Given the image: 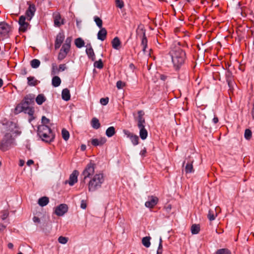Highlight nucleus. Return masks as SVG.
Wrapping results in <instances>:
<instances>
[{
  "mask_svg": "<svg viewBox=\"0 0 254 254\" xmlns=\"http://www.w3.org/2000/svg\"><path fill=\"white\" fill-rule=\"evenodd\" d=\"M115 127H110L106 129V135L108 137H111L115 134Z\"/></svg>",
  "mask_w": 254,
  "mask_h": 254,
  "instance_id": "c85d7f7f",
  "label": "nucleus"
},
{
  "mask_svg": "<svg viewBox=\"0 0 254 254\" xmlns=\"http://www.w3.org/2000/svg\"><path fill=\"white\" fill-rule=\"evenodd\" d=\"M66 69V66L65 64H61L59 65V70L64 71Z\"/></svg>",
  "mask_w": 254,
  "mask_h": 254,
  "instance_id": "6e6d98bb",
  "label": "nucleus"
},
{
  "mask_svg": "<svg viewBox=\"0 0 254 254\" xmlns=\"http://www.w3.org/2000/svg\"><path fill=\"white\" fill-rule=\"evenodd\" d=\"M34 111L31 108H29V110L27 111V113H28L29 115H32L33 114Z\"/></svg>",
  "mask_w": 254,
  "mask_h": 254,
  "instance_id": "052dcab7",
  "label": "nucleus"
},
{
  "mask_svg": "<svg viewBox=\"0 0 254 254\" xmlns=\"http://www.w3.org/2000/svg\"><path fill=\"white\" fill-rule=\"evenodd\" d=\"M71 37H67L65 41L64 44L63 45L62 47L64 48H65L66 50H70V45L71 42Z\"/></svg>",
  "mask_w": 254,
  "mask_h": 254,
  "instance_id": "2f4dec72",
  "label": "nucleus"
},
{
  "mask_svg": "<svg viewBox=\"0 0 254 254\" xmlns=\"http://www.w3.org/2000/svg\"><path fill=\"white\" fill-rule=\"evenodd\" d=\"M49 202V198L47 196H43L38 199V204L42 206H45L48 204Z\"/></svg>",
  "mask_w": 254,
  "mask_h": 254,
  "instance_id": "b1692460",
  "label": "nucleus"
},
{
  "mask_svg": "<svg viewBox=\"0 0 254 254\" xmlns=\"http://www.w3.org/2000/svg\"><path fill=\"white\" fill-rule=\"evenodd\" d=\"M67 210V205L65 204H61L56 208L55 213L57 215L61 216L64 215Z\"/></svg>",
  "mask_w": 254,
  "mask_h": 254,
  "instance_id": "6e6552de",
  "label": "nucleus"
},
{
  "mask_svg": "<svg viewBox=\"0 0 254 254\" xmlns=\"http://www.w3.org/2000/svg\"><path fill=\"white\" fill-rule=\"evenodd\" d=\"M218 118L216 117V116H214L213 119V122L214 124H216L218 122Z\"/></svg>",
  "mask_w": 254,
  "mask_h": 254,
  "instance_id": "e2e57ef3",
  "label": "nucleus"
},
{
  "mask_svg": "<svg viewBox=\"0 0 254 254\" xmlns=\"http://www.w3.org/2000/svg\"><path fill=\"white\" fill-rule=\"evenodd\" d=\"M104 177L102 173L93 176L88 183V190L90 192H94L101 188L104 182Z\"/></svg>",
  "mask_w": 254,
  "mask_h": 254,
  "instance_id": "7ed1b4c3",
  "label": "nucleus"
},
{
  "mask_svg": "<svg viewBox=\"0 0 254 254\" xmlns=\"http://www.w3.org/2000/svg\"><path fill=\"white\" fill-rule=\"evenodd\" d=\"M26 17L24 15H21L19 18L18 23L19 24V30L20 32H25L29 28L30 26L29 24L26 22Z\"/></svg>",
  "mask_w": 254,
  "mask_h": 254,
  "instance_id": "0eeeda50",
  "label": "nucleus"
},
{
  "mask_svg": "<svg viewBox=\"0 0 254 254\" xmlns=\"http://www.w3.org/2000/svg\"><path fill=\"white\" fill-rule=\"evenodd\" d=\"M225 77H226V81H227L228 85L230 88V89H231V87L233 85L232 73L229 70L226 71V73H225Z\"/></svg>",
  "mask_w": 254,
  "mask_h": 254,
  "instance_id": "4468645a",
  "label": "nucleus"
},
{
  "mask_svg": "<svg viewBox=\"0 0 254 254\" xmlns=\"http://www.w3.org/2000/svg\"><path fill=\"white\" fill-rule=\"evenodd\" d=\"M145 119L142 117V115L138 116L137 119V127H141V126L145 125Z\"/></svg>",
  "mask_w": 254,
  "mask_h": 254,
  "instance_id": "58836bf2",
  "label": "nucleus"
},
{
  "mask_svg": "<svg viewBox=\"0 0 254 254\" xmlns=\"http://www.w3.org/2000/svg\"><path fill=\"white\" fill-rule=\"evenodd\" d=\"M34 163V161L32 160H29L27 162V165L28 166H30L31 165L33 164Z\"/></svg>",
  "mask_w": 254,
  "mask_h": 254,
  "instance_id": "0e129e2a",
  "label": "nucleus"
},
{
  "mask_svg": "<svg viewBox=\"0 0 254 254\" xmlns=\"http://www.w3.org/2000/svg\"><path fill=\"white\" fill-rule=\"evenodd\" d=\"M112 47L114 49L118 50L121 45V41L117 37H115L112 41Z\"/></svg>",
  "mask_w": 254,
  "mask_h": 254,
  "instance_id": "393cba45",
  "label": "nucleus"
},
{
  "mask_svg": "<svg viewBox=\"0 0 254 254\" xmlns=\"http://www.w3.org/2000/svg\"><path fill=\"white\" fill-rule=\"evenodd\" d=\"M100 102L103 105H104V106L106 105L109 102V98L106 97V98H101L100 100Z\"/></svg>",
  "mask_w": 254,
  "mask_h": 254,
  "instance_id": "8fccbe9b",
  "label": "nucleus"
},
{
  "mask_svg": "<svg viewBox=\"0 0 254 254\" xmlns=\"http://www.w3.org/2000/svg\"><path fill=\"white\" fill-rule=\"evenodd\" d=\"M35 100L37 104L40 105L46 101V98L43 94H41L37 96Z\"/></svg>",
  "mask_w": 254,
  "mask_h": 254,
  "instance_id": "cd10ccee",
  "label": "nucleus"
},
{
  "mask_svg": "<svg viewBox=\"0 0 254 254\" xmlns=\"http://www.w3.org/2000/svg\"><path fill=\"white\" fill-rule=\"evenodd\" d=\"M53 19L54 25L56 27H60L62 25L64 24V19H62L61 14L59 12L53 13Z\"/></svg>",
  "mask_w": 254,
  "mask_h": 254,
  "instance_id": "1a4fd4ad",
  "label": "nucleus"
},
{
  "mask_svg": "<svg viewBox=\"0 0 254 254\" xmlns=\"http://www.w3.org/2000/svg\"><path fill=\"white\" fill-rule=\"evenodd\" d=\"M139 129V136L142 140L145 139L148 135L147 130L145 128V125L138 127Z\"/></svg>",
  "mask_w": 254,
  "mask_h": 254,
  "instance_id": "2eb2a0df",
  "label": "nucleus"
},
{
  "mask_svg": "<svg viewBox=\"0 0 254 254\" xmlns=\"http://www.w3.org/2000/svg\"><path fill=\"white\" fill-rule=\"evenodd\" d=\"M80 207L82 209H85L86 208V203L83 200L81 201Z\"/></svg>",
  "mask_w": 254,
  "mask_h": 254,
  "instance_id": "5fc2aeb1",
  "label": "nucleus"
},
{
  "mask_svg": "<svg viewBox=\"0 0 254 254\" xmlns=\"http://www.w3.org/2000/svg\"><path fill=\"white\" fill-rule=\"evenodd\" d=\"M116 86L119 89H120L123 88L125 86V83L121 80H119L117 81Z\"/></svg>",
  "mask_w": 254,
  "mask_h": 254,
  "instance_id": "3c124183",
  "label": "nucleus"
},
{
  "mask_svg": "<svg viewBox=\"0 0 254 254\" xmlns=\"http://www.w3.org/2000/svg\"><path fill=\"white\" fill-rule=\"evenodd\" d=\"M36 7L34 4H29V7L26 11V18L28 21H30L34 15L36 11Z\"/></svg>",
  "mask_w": 254,
  "mask_h": 254,
  "instance_id": "9d476101",
  "label": "nucleus"
},
{
  "mask_svg": "<svg viewBox=\"0 0 254 254\" xmlns=\"http://www.w3.org/2000/svg\"><path fill=\"white\" fill-rule=\"evenodd\" d=\"M52 83L53 86L55 87H58L61 83V78L58 76L53 77L52 80Z\"/></svg>",
  "mask_w": 254,
  "mask_h": 254,
  "instance_id": "a878e982",
  "label": "nucleus"
},
{
  "mask_svg": "<svg viewBox=\"0 0 254 254\" xmlns=\"http://www.w3.org/2000/svg\"><path fill=\"white\" fill-rule=\"evenodd\" d=\"M158 201V198L157 197L151 196L149 197L148 200L145 202V205L146 207L152 208L157 204Z\"/></svg>",
  "mask_w": 254,
  "mask_h": 254,
  "instance_id": "ddd939ff",
  "label": "nucleus"
},
{
  "mask_svg": "<svg viewBox=\"0 0 254 254\" xmlns=\"http://www.w3.org/2000/svg\"><path fill=\"white\" fill-rule=\"evenodd\" d=\"M94 21L95 22L96 25L100 28H102V20L101 18L98 17V16L94 17Z\"/></svg>",
  "mask_w": 254,
  "mask_h": 254,
  "instance_id": "37998d69",
  "label": "nucleus"
},
{
  "mask_svg": "<svg viewBox=\"0 0 254 254\" xmlns=\"http://www.w3.org/2000/svg\"><path fill=\"white\" fill-rule=\"evenodd\" d=\"M85 52L89 59L92 61H94L95 60V54L93 48H86Z\"/></svg>",
  "mask_w": 254,
  "mask_h": 254,
  "instance_id": "412c9836",
  "label": "nucleus"
},
{
  "mask_svg": "<svg viewBox=\"0 0 254 254\" xmlns=\"http://www.w3.org/2000/svg\"><path fill=\"white\" fill-rule=\"evenodd\" d=\"M94 66L99 69L102 68L103 67V64L102 60L100 59L99 61L95 62L94 63Z\"/></svg>",
  "mask_w": 254,
  "mask_h": 254,
  "instance_id": "c03bdc74",
  "label": "nucleus"
},
{
  "mask_svg": "<svg viewBox=\"0 0 254 254\" xmlns=\"http://www.w3.org/2000/svg\"><path fill=\"white\" fill-rule=\"evenodd\" d=\"M79 172L77 170H74L70 174L68 181H65V184H68L70 186L74 185L77 182V177Z\"/></svg>",
  "mask_w": 254,
  "mask_h": 254,
  "instance_id": "9b49d317",
  "label": "nucleus"
},
{
  "mask_svg": "<svg viewBox=\"0 0 254 254\" xmlns=\"http://www.w3.org/2000/svg\"><path fill=\"white\" fill-rule=\"evenodd\" d=\"M86 148V146L85 145H84V144H82L81 146V150H82V151H84Z\"/></svg>",
  "mask_w": 254,
  "mask_h": 254,
  "instance_id": "774afa93",
  "label": "nucleus"
},
{
  "mask_svg": "<svg viewBox=\"0 0 254 254\" xmlns=\"http://www.w3.org/2000/svg\"><path fill=\"white\" fill-rule=\"evenodd\" d=\"M58 241L62 244H65L68 241V238L63 236H60L58 238Z\"/></svg>",
  "mask_w": 254,
  "mask_h": 254,
  "instance_id": "de8ad7c7",
  "label": "nucleus"
},
{
  "mask_svg": "<svg viewBox=\"0 0 254 254\" xmlns=\"http://www.w3.org/2000/svg\"><path fill=\"white\" fill-rule=\"evenodd\" d=\"M215 254H231V252L227 249H221L218 250Z\"/></svg>",
  "mask_w": 254,
  "mask_h": 254,
  "instance_id": "4c0bfd02",
  "label": "nucleus"
},
{
  "mask_svg": "<svg viewBox=\"0 0 254 254\" xmlns=\"http://www.w3.org/2000/svg\"><path fill=\"white\" fill-rule=\"evenodd\" d=\"M28 84L29 86H36L38 84V80L34 76L27 77Z\"/></svg>",
  "mask_w": 254,
  "mask_h": 254,
  "instance_id": "7c9ffc66",
  "label": "nucleus"
},
{
  "mask_svg": "<svg viewBox=\"0 0 254 254\" xmlns=\"http://www.w3.org/2000/svg\"><path fill=\"white\" fill-rule=\"evenodd\" d=\"M31 66L34 68H36L38 67L40 64V62L39 60L33 59L31 61Z\"/></svg>",
  "mask_w": 254,
  "mask_h": 254,
  "instance_id": "e433bc0d",
  "label": "nucleus"
},
{
  "mask_svg": "<svg viewBox=\"0 0 254 254\" xmlns=\"http://www.w3.org/2000/svg\"><path fill=\"white\" fill-rule=\"evenodd\" d=\"M7 247L9 249H12L13 247V245L12 243H9L8 244Z\"/></svg>",
  "mask_w": 254,
  "mask_h": 254,
  "instance_id": "338daca9",
  "label": "nucleus"
},
{
  "mask_svg": "<svg viewBox=\"0 0 254 254\" xmlns=\"http://www.w3.org/2000/svg\"><path fill=\"white\" fill-rule=\"evenodd\" d=\"M5 228V226L0 223V231H3Z\"/></svg>",
  "mask_w": 254,
  "mask_h": 254,
  "instance_id": "69168bd1",
  "label": "nucleus"
},
{
  "mask_svg": "<svg viewBox=\"0 0 254 254\" xmlns=\"http://www.w3.org/2000/svg\"><path fill=\"white\" fill-rule=\"evenodd\" d=\"M193 160H190L188 161L185 166V172L186 173H191L193 172L194 170L193 168L192 163Z\"/></svg>",
  "mask_w": 254,
  "mask_h": 254,
  "instance_id": "5701e85b",
  "label": "nucleus"
},
{
  "mask_svg": "<svg viewBox=\"0 0 254 254\" xmlns=\"http://www.w3.org/2000/svg\"><path fill=\"white\" fill-rule=\"evenodd\" d=\"M106 141L105 138H101L99 139L97 138L92 139L91 141V144L95 146H101L103 145Z\"/></svg>",
  "mask_w": 254,
  "mask_h": 254,
  "instance_id": "dca6fc26",
  "label": "nucleus"
},
{
  "mask_svg": "<svg viewBox=\"0 0 254 254\" xmlns=\"http://www.w3.org/2000/svg\"><path fill=\"white\" fill-rule=\"evenodd\" d=\"M62 137L64 140L67 141L69 139V133L65 128H63L62 129Z\"/></svg>",
  "mask_w": 254,
  "mask_h": 254,
  "instance_id": "c9c22d12",
  "label": "nucleus"
},
{
  "mask_svg": "<svg viewBox=\"0 0 254 254\" xmlns=\"http://www.w3.org/2000/svg\"><path fill=\"white\" fill-rule=\"evenodd\" d=\"M150 237H143L142 239V243L144 246L146 248H149L150 246Z\"/></svg>",
  "mask_w": 254,
  "mask_h": 254,
  "instance_id": "72a5a7b5",
  "label": "nucleus"
},
{
  "mask_svg": "<svg viewBox=\"0 0 254 254\" xmlns=\"http://www.w3.org/2000/svg\"><path fill=\"white\" fill-rule=\"evenodd\" d=\"M14 143V138L10 133L5 134L0 145V148L2 151L7 150Z\"/></svg>",
  "mask_w": 254,
  "mask_h": 254,
  "instance_id": "20e7f679",
  "label": "nucleus"
},
{
  "mask_svg": "<svg viewBox=\"0 0 254 254\" xmlns=\"http://www.w3.org/2000/svg\"><path fill=\"white\" fill-rule=\"evenodd\" d=\"M174 67L178 69L184 64L186 59V53L180 47H175L172 48L169 53Z\"/></svg>",
  "mask_w": 254,
  "mask_h": 254,
  "instance_id": "f257e3e1",
  "label": "nucleus"
},
{
  "mask_svg": "<svg viewBox=\"0 0 254 254\" xmlns=\"http://www.w3.org/2000/svg\"><path fill=\"white\" fill-rule=\"evenodd\" d=\"M116 7L122 9L124 6V2L123 0H115Z\"/></svg>",
  "mask_w": 254,
  "mask_h": 254,
  "instance_id": "a18cd8bd",
  "label": "nucleus"
},
{
  "mask_svg": "<svg viewBox=\"0 0 254 254\" xmlns=\"http://www.w3.org/2000/svg\"><path fill=\"white\" fill-rule=\"evenodd\" d=\"M62 99L65 101H67L70 100V94L69 90L67 88H64L62 92Z\"/></svg>",
  "mask_w": 254,
  "mask_h": 254,
  "instance_id": "aec40b11",
  "label": "nucleus"
},
{
  "mask_svg": "<svg viewBox=\"0 0 254 254\" xmlns=\"http://www.w3.org/2000/svg\"><path fill=\"white\" fill-rule=\"evenodd\" d=\"M130 139L134 145H136L138 143L139 137L136 135H133L130 138Z\"/></svg>",
  "mask_w": 254,
  "mask_h": 254,
  "instance_id": "ea45409f",
  "label": "nucleus"
},
{
  "mask_svg": "<svg viewBox=\"0 0 254 254\" xmlns=\"http://www.w3.org/2000/svg\"><path fill=\"white\" fill-rule=\"evenodd\" d=\"M27 73V71L25 68H24L21 70V74L25 75Z\"/></svg>",
  "mask_w": 254,
  "mask_h": 254,
  "instance_id": "bf43d9fd",
  "label": "nucleus"
},
{
  "mask_svg": "<svg viewBox=\"0 0 254 254\" xmlns=\"http://www.w3.org/2000/svg\"><path fill=\"white\" fill-rule=\"evenodd\" d=\"M74 43L78 48H81L84 46L85 42L81 38H78L75 40Z\"/></svg>",
  "mask_w": 254,
  "mask_h": 254,
  "instance_id": "bb28decb",
  "label": "nucleus"
},
{
  "mask_svg": "<svg viewBox=\"0 0 254 254\" xmlns=\"http://www.w3.org/2000/svg\"><path fill=\"white\" fill-rule=\"evenodd\" d=\"M137 36L140 38L146 37L145 30L142 25H139L136 29Z\"/></svg>",
  "mask_w": 254,
  "mask_h": 254,
  "instance_id": "4be33fe9",
  "label": "nucleus"
},
{
  "mask_svg": "<svg viewBox=\"0 0 254 254\" xmlns=\"http://www.w3.org/2000/svg\"><path fill=\"white\" fill-rule=\"evenodd\" d=\"M33 221H34V223H40V219L36 216H34L33 218Z\"/></svg>",
  "mask_w": 254,
  "mask_h": 254,
  "instance_id": "13d9d810",
  "label": "nucleus"
},
{
  "mask_svg": "<svg viewBox=\"0 0 254 254\" xmlns=\"http://www.w3.org/2000/svg\"><path fill=\"white\" fill-rule=\"evenodd\" d=\"M160 78L163 80V81H165L166 78H167V76L165 75H163V74H161L160 75Z\"/></svg>",
  "mask_w": 254,
  "mask_h": 254,
  "instance_id": "680f3d73",
  "label": "nucleus"
},
{
  "mask_svg": "<svg viewBox=\"0 0 254 254\" xmlns=\"http://www.w3.org/2000/svg\"><path fill=\"white\" fill-rule=\"evenodd\" d=\"M20 104L22 107H24V108H23L24 112L26 113L27 111L30 108V105L27 104L24 100H23Z\"/></svg>",
  "mask_w": 254,
  "mask_h": 254,
  "instance_id": "09e8293b",
  "label": "nucleus"
},
{
  "mask_svg": "<svg viewBox=\"0 0 254 254\" xmlns=\"http://www.w3.org/2000/svg\"><path fill=\"white\" fill-rule=\"evenodd\" d=\"M200 231V226L197 224H193L191 227V232L192 234H197Z\"/></svg>",
  "mask_w": 254,
  "mask_h": 254,
  "instance_id": "473e14b6",
  "label": "nucleus"
},
{
  "mask_svg": "<svg viewBox=\"0 0 254 254\" xmlns=\"http://www.w3.org/2000/svg\"><path fill=\"white\" fill-rule=\"evenodd\" d=\"M123 132L124 133V134L127 135V137H129V138L131 137V136H132L133 134L131 133L129 130H126V129H124L123 130Z\"/></svg>",
  "mask_w": 254,
  "mask_h": 254,
  "instance_id": "864d4df0",
  "label": "nucleus"
},
{
  "mask_svg": "<svg viewBox=\"0 0 254 254\" xmlns=\"http://www.w3.org/2000/svg\"><path fill=\"white\" fill-rule=\"evenodd\" d=\"M64 38V35L63 32H60L57 35L55 43V49H58L61 47Z\"/></svg>",
  "mask_w": 254,
  "mask_h": 254,
  "instance_id": "f8f14e48",
  "label": "nucleus"
},
{
  "mask_svg": "<svg viewBox=\"0 0 254 254\" xmlns=\"http://www.w3.org/2000/svg\"><path fill=\"white\" fill-rule=\"evenodd\" d=\"M23 108L24 107H22L21 104H18L15 108L14 113L18 114L22 112H24Z\"/></svg>",
  "mask_w": 254,
  "mask_h": 254,
  "instance_id": "a19ab883",
  "label": "nucleus"
},
{
  "mask_svg": "<svg viewBox=\"0 0 254 254\" xmlns=\"http://www.w3.org/2000/svg\"><path fill=\"white\" fill-rule=\"evenodd\" d=\"M69 51V50H66L65 49V48L62 47L61 49L60 50V53H59L58 59L59 61H62L63 59H64L66 57Z\"/></svg>",
  "mask_w": 254,
  "mask_h": 254,
  "instance_id": "a211bd4d",
  "label": "nucleus"
},
{
  "mask_svg": "<svg viewBox=\"0 0 254 254\" xmlns=\"http://www.w3.org/2000/svg\"><path fill=\"white\" fill-rule=\"evenodd\" d=\"M95 164L92 162H90L87 164L81 174V176H83V182L85 183L87 178H91V176L94 175L95 172Z\"/></svg>",
  "mask_w": 254,
  "mask_h": 254,
  "instance_id": "39448f33",
  "label": "nucleus"
},
{
  "mask_svg": "<svg viewBox=\"0 0 254 254\" xmlns=\"http://www.w3.org/2000/svg\"><path fill=\"white\" fill-rule=\"evenodd\" d=\"M107 30L105 28H101L97 34V38L99 40L104 41L107 37Z\"/></svg>",
  "mask_w": 254,
  "mask_h": 254,
  "instance_id": "f3484780",
  "label": "nucleus"
},
{
  "mask_svg": "<svg viewBox=\"0 0 254 254\" xmlns=\"http://www.w3.org/2000/svg\"><path fill=\"white\" fill-rule=\"evenodd\" d=\"M37 133L42 141L50 143L54 141L55 133L47 125H40L38 127Z\"/></svg>",
  "mask_w": 254,
  "mask_h": 254,
  "instance_id": "f03ea898",
  "label": "nucleus"
},
{
  "mask_svg": "<svg viewBox=\"0 0 254 254\" xmlns=\"http://www.w3.org/2000/svg\"><path fill=\"white\" fill-rule=\"evenodd\" d=\"M10 27L5 22H0V38H3L8 36Z\"/></svg>",
  "mask_w": 254,
  "mask_h": 254,
  "instance_id": "423d86ee",
  "label": "nucleus"
},
{
  "mask_svg": "<svg viewBox=\"0 0 254 254\" xmlns=\"http://www.w3.org/2000/svg\"><path fill=\"white\" fill-rule=\"evenodd\" d=\"M207 217L210 221H213L215 219V216L214 215V213L213 210H209Z\"/></svg>",
  "mask_w": 254,
  "mask_h": 254,
  "instance_id": "49530a36",
  "label": "nucleus"
},
{
  "mask_svg": "<svg viewBox=\"0 0 254 254\" xmlns=\"http://www.w3.org/2000/svg\"><path fill=\"white\" fill-rule=\"evenodd\" d=\"M8 216V213L6 211L4 212L2 215L1 216L2 220L5 219Z\"/></svg>",
  "mask_w": 254,
  "mask_h": 254,
  "instance_id": "4d7b16f0",
  "label": "nucleus"
},
{
  "mask_svg": "<svg viewBox=\"0 0 254 254\" xmlns=\"http://www.w3.org/2000/svg\"><path fill=\"white\" fill-rule=\"evenodd\" d=\"M141 46H142V51L144 53H145L146 49L147 47V39L146 37H142L141 38Z\"/></svg>",
  "mask_w": 254,
  "mask_h": 254,
  "instance_id": "f704fd0d",
  "label": "nucleus"
},
{
  "mask_svg": "<svg viewBox=\"0 0 254 254\" xmlns=\"http://www.w3.org/2000/svg\"><path fill=\"white\" fill-rule=\"evenodd\" d=\"M35 95L33 94L27 95L23 100L29 105H31L34 103Z\"/></svg>",
  "mask_w": 254,
  "mask_h": 254,
  "instance_id": "6ab92c4d",
  "label": "nucleus"
},
{
  "mask_svg": "<svg viewBox=\"0 0 254 254\" xmlns=\"http://www.w3.org/2000/svg\"><path fill=\"white\" fill-rule=\"evenodd\" d=\"M91 126L95 129H98L100 127L99 121L96 118H93L91 121Z\"/></svg>",
  "mask_w": 254,
  "mask_h": 254,
  "instance_id": "c756f323",
  "label": "nucleus"
},
{
  "mask_svg": "<svg viewBox=\"0 0 254 254\" xmlns=\"http://www.w3.org/2000/svg\"><path fill=\"white\" fill-rule=\"evenodd\" d=\"M252 131L250 129H246L245 131L244 136L247 140H250L252 137Z\"/></svg>",
  "mask_w": 254,
  "mask_h": 254,
  "instance_id": "79ce46f5",
  "label": "nucleus"
},
{
  "mask_svg": "<svg viewBox=\"0 0 254 254\" xmlns=\"http://www.w3.org/2000/svg\"><path fill=\"white\" fill-rule=\"evenodd\" d=\"M50 120L47 118L45 116H43L42 118V125H47L49 124Z\"/></svg>",
  "mask_w": 254,
  "mask_h": 254,
  "instance_id": "603ef678",
  "label": "nucleus"
}]
</instances>
